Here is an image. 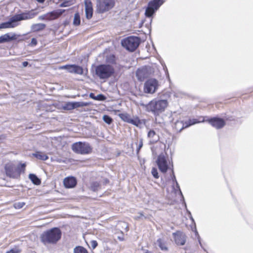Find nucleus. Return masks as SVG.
Returning <instances> with one entry per match:
<instances>
[{"mask_svg": "<svg viewBox=\"0 0 253 253\" xmlns=\"http://www.w3.org/2000/svg\"><path fill=\"white\" fill-rule=\"evenodd\" d=\"M89 97H90L91 98H92V99H93L95 100V98L96 96H95V95H94V94L93 93H90V94H89Z\"/></svg>", "mask_w": 253, "mask_h": 253, "instance_id": "nucleus-47", "label": "nucleus"}, {"mask_svg": "<svg viewBox=\"0 0 253 253\" xmlns=\"http://www.w3.org/2000/svg\"><path fill=\"white\" fill-rule=\"evenodd\" d=\"M21 250L18 246H15L14 248L11 249L9 251H7L6 253H20Z\"/></svg>", "mask_w": 253, "mask_h": 253, "instance_id": "nucleus-34", "label": "nucleus"}, {"mask_svg": "<svg viewBox=\"0 0 253 253\" xmlns=\"http://www.w3.org/2000/svg\"><path fill=\"white\" fill-rule=\"evenodd\" d=\"M36 0L40 3H43L45 0Z\"/></svg>", "mask_w": 253, "mask_h": 253, "instance_id": "nucleus-49", "label": "nucleus"}, {"mask_svg": "<svg viewBox=\"0 0 253 253\" xmlns=\"http://www.w3.org/2000/svg\"><path fill=\"white\" fill-rule=\"evenodd\" d=\"M61 235L60 229L54 227L43 232L40 236V240L45 245L55 244L61 239Z\"/></svg>", "mask_w": 253, "mask_h": 253, "instance_id": "nucleus-4", "label": "nucleus"}, {"mask_svg": "<svg viewBox=\"0 0 253 253\" xmlns=\"http://www.w3.org/2000/svg\"><path fill=\"white\" fill-rule=\"evenodd\" d=\"M81 19L80 15L79 12H76L74 15V18L73 20V25L77 26L80 25Z\"/></svg>", "mask_w": 253, "mask_h": 253, "instance_id": "nucleus-27", "label": "nucleus"}, {"mask_svg": "<svg viewBox=\"0 0 253 253\" xmlns=\"http://www.w3.org/2000/svg\"><path fill=\"white\" fill-rule=\"evenodd\" d=\"M144 253H152L151 251H149L148 250H146L145 252Z\"/></svg>", "mask_w": 253, "mask_h": 253, "instance_id": "nucleus-50", "label": "nucleus"}, {"mask_svg": "<svg viewBox=\"0 0 253 253\" xmlns=\"http://www.w3.org/2000/svg\"><path fill=\"white\" fill-rule=\"evenodd\" d=\"M38 44L37 40L36 38H33L29 45L30 46H35Z\"/></svg>", "mask_w": 253, "mask_h": 253, "instance_id": "nucleus-40", "label": "nucleus"}, {"mask_svg": "<svg viewBox=\"0 0 253 253\" xmlns=\"http://www.w3.org/2000/svg\"><path fill=\"white\" fill-rule=\"evenodd\" d=\"M33 155L37 159L42 161H46L48 159V156L45 153L41 151H37Z\"/></svg>", "mask_w": 253, "mask_h": 253, "instance_id": "nucleus-21", "label": "nucleus"}, {"mask_svg": "<svg viewBox=\"0 0 253 253\" xmlns=\"http://www.w3.org/2000/svg\"><path fill=\"white\" fill-rule=\"evenodd\" d=\"M158 87L157 80L154 79H150L144 83L143 90L145 93L153 94L155 92Z\"/></svg>", "mask_w": 253, "mask_h": 253, "instance_id": "nucleus-11", "label": "nucleus"}, {"mask_svg": "<svg viewBox=\"0 0 253 253\" xmlns=\"http://www.w3.org/2000/svg\"><path fill=\"white\" fill-rule=\"evenodd\" d=\"M29 178L35 185H39L41 183V180L34 174H30Z\"/></svg>", "mask_w": 253, "mask_h": 253, "instance_id": "nucleus-25", "label": "nucleus"}, {"mask_svg": "<svg viewBox=\"0 0 253 253\" xmlns=\"http://www.w3.org/2000/svg\"><path fill=\"white\" fill-rule=\"evenodd\" d=\"M119 116L124 121L128 123L130 117L129 115L127 113H121L119 114Z\"/></svg>", "mask_w": 253, "mask_h": 253, "instance_id": "nucleus-29", "label": "nucleus"}, {"mask_svg": "<svg viewBox=\"0 0 253 253\" xmlns=\"http://www.w3.org/2000/svg\"><path fill=\"white\" fill-rule=\"evenodd\" d=\"M84 5L86 18L90 19L92 18L93 15L92 3L90 0H85Z\"/></svg>", "mask_w": 253, "mask_h": 253, "instance_id": "nucleus-16", "label": "nucleus"}, {"mask_svg": "<svg viewBox=\"0 0 253 253\" xmlns=\"http://www.w3.org/2000/svg\"><path fill=\"white\" fill-rule=\"evenodd\" d=\"M74 253H88L87 250L82 246H77L74 249Z\"/></svg>", "mask_w": 253, "mask_h": 253, "instance_id": "nucleus-26", "label": "nucleus"}, {"mask_svg": "<svg viewBox=\"0 0 253 253\" xmlns=\"http://www.w3.org/2000/svg\"><path fill=\"white\" fill-rule=\"evenodd\" d=\"M106 99V97L102 94H100L96 96L95 100L99 101H104Z\"/></svg>", "mask_w": 253, "mask_h": 253, "instance_id": "nucleus-37", "label": "nucleus"}, {"mask_svg": "<svg viewBox=\"0 0 253 253\" xmlns=\"http://www.w3.org/2000/svg\"><path fill=\"white\" fill-rule=\"evenodd\" d=\"M72 150L76 154L88 155L92 152V147L86 142L79 141L74 143L71 146Z\"/></svg>", "mask_w": 253, "mask_h": 253, "instance_id": "nucleus-6", "label": "nucleus"}, {"mask_svg": "<svg viewBox=\"0 0 253 253\" xmlns=\"http://www.w3.org/2000/svg\"><path fill=\"white\" fill-rule=\"evenodd\" d=\"M139 123H140V121L138 119L133 120V119H132L130 118L128 122V123L132 124L135 126H137Z\"/></svg>", "mask_w": 253, "mask_h": 253, "instance_id": "nucleus-38", "label": "nucleus"}, {"mask_svg": "<svg viewBox=\"0 0 253 253\" xmlns=\"http://www.w3.org/2000/svg\"><path fill=\"white\" fill-rule=\"evenodd\" d=\"M156 163L161 172L165 173L167 171L169 163L168 157L161 154L158 156Z\"/></svg>", "mask_w": 253, "mask_h": 253, "instance_id": "nucleus-10", "label": "nucleus"}, {"mask_svg": "<svg viewBox=\"0 0 253 253\" xmlns=\"http://www.w3.org/2000/svg\"><path fill=\"white\" fill-rule=\"evenodd\" d=\"M172 236L174 242L177 246H183L185 244L187 237L183 232L176 231L172 233Z\"/></svg>", "mask_w": 253, "mask_h": 253, "instance_id": "nucleus-13", "label": "nucleus"}, {"mask_svg": "<svg viewBox=\"0 0 253 253\" xmlns=\"http://www.w3.org/2000/svg\"><path fill=\"white\" fill-rule=\"evenodd\" d=\"M73 103V106H74V109L81 107H84L88 105V103L86 102H75Z\"/></svg>", "mask_w": 253, "mask_h": 253, "instance_id": "nucleus-31", "label": "nucleus"}, {"mask_svg": "<svg viewBox=\"0 0 253 253\" xmlns=\"http://www.w3.org/2000/svg\"><path fill=\"white\" fill-rule=\"evenodd\" d=\"M17 37L18 36L15 34H12L11 36L9 33L5 34L0 36V43H3L16 40Z\"/></svg>", "mask_w": 253, "mask_h": 253, "instance_id": "nucleus-17", "label": "nucleus"}, {"mask_svg": "<svg viewBox=\"0 0 253 253\" xmlns=\"http://www.w3.org/2000/svg\"><path fill=\"white\" fill-rule=\"evenodd\" d=\"M225 120H226V121H234L235 119L232 116H231V117H229L228 118H226L225 119Z\"/></svg>", "mask_w": 253, "mask_h": 253, "instance_id": "nucleus-46", "label": "nucleus"}, {"mask_svg": "<svg viewBox=\"0 0 253 253\" xmlns=\"http://www.w3.org/2000/svg\"><path fill=\"white\" fill-rule=\"evenodd\" d=\"M116 0H97L96 11L102 14L112 9L115 5Z\"/></svg>", "mask_w": 253, "mask_h": 253, "instance_id": "nucleus-8", "label": "nucleus"}, {"mask_svg": "<svg viewBox=\"0 0 253 253\" xmlns=\"http://www.w3.org/2000/svg\"><path fill=\"white\" fill-rule=\"evenodd\" d=\"M46 25L43 23H38L33 24L32 26V30L34 32H37L42 31L45 28Z\"/></svg>", "mask_w": 253, "mask_h": 253, "instance_id": "nucleus-23", "label": "nucleus"}, {"mask_svg": "<svg viewBox=\"0 0 253 253\" xmlns=\"http://www.w3.org/2000/svg\"><path fill=\"white\" fill-rule=\"evenodd\" d=\"M115 69L109 64H101L95 68V74L100 79H106L115 74Z\"/></svg>", "mask_w": 253, "mask_h": 253, "instance_id": "nucleus-5", "label": "nucleus"}, {"mask_svg": "<svg viewBox=\"0 0 253 253\" xmlns=\"http://www.w3.org/2000/svg\"><path fill=\"white\" fill-rule=\"evenodd\" d=\"M139 216H136L134 218L135 220H138L139 219L142 218L144 216V214L142 212H139Z\"/></svg>", "mask_w": 253, "mask_h": 253, "instance_id": "nucleus-44", "label": "nucleus"}, {"mask_svg": "<svg viewBox=\"0 0 253 253\" xmlns=\"http://www.w3.org/2000/svg\"><path fill=\"white\" fill-rule=\"evenodd\" d=\"M147 136L150 139V142L152 143H155L159 140V135H158L156 132L153 129H151L148 131Z\"/></svg>", "mask_w": 253, "mask_h": 253, "instance_id": "nucleus-19", "label": "nucleus"}, {"mask_svg": "<svg viewBox=\"0 0 253 253\" xmlns=\"http://www.w3.org/2000/svg\"><path fill=\"white\" fill-rule=\"evenodd\" d=\"M13 19L14 17H12L9 21L0 24V29L14 28L17 26L18 24H15L16 22L13 21Z\"/></svg>", "mask_w": 253, "mask_h": 253, "instance_id": "nucleus-18", "label": "nucleus"}, {"mask_svg": "<svg viewBox=\"0 0 253 253\" xmlns=\"http://www.w3.org/2000/svg\"><path fill=\"white\" fill-rule=\"evenodd\" d=\"M68 67L74 68V70L71 71V73H75L79 75H83L84 73V69L81 66L75 64H72V66Z\"/></svg>", "mask_w": 253, "mask_h": 253, "instance_id": "nucleus-22", "label": "nucleus"}, {"mask_svg": "<svg viewBox=\"0 0 253 253\" xmlns=\"http://www.w3.org/2000/svg\"><path fill=\"white\" fill-rule=\"evenodd\" d=\"M168 105V101L166 99H154L146 105L145 109L155 116H158L165 111Z\"/></svg>", "mask_w": 253, "mask_h": 253, "instance_id": "nucleus-3", "label": "nucleus"}, {"mask_svg": "<svg viewBox=\"0 0 253 253\" xmlns=\"http://www.w3.org/2000/svg\"><path fill=\"white\" fill-rule=\"evenodd\" d=\"M106 62L109 65H116L117 64V58L113 54L108 55L106 57Z\"/></svg>", "mask_w": 253, "mask_h": 253, "instance_id": "nucleus-24", "label": "nucleus"}, {"mask_svg": "<svg viewBox=\"0 0 253 253\" xmlns=\"http://www.w3.org/2000/svg\"><path fill=\"white\" fill-rule=\"evenodd\" d=\"M28 65V62H27V61H24L22 63V65L23 67H25L26 66H27Z\"/></svg>", "mask_w": 253, "mask_h": 253, "instance_id": "nucleus-48", "label": "nucleus"}, {"mask_svg": "<svg viewBox=\"0 0 253 253\" xmlns=\"http://www.w3.org/2000/svg\"><path fill=\"white\" fill-rule=\"evenodd\" d=\"M208 122L212 127L217 129L223 128L226 125L225 120L217 117L209 118L207 117H200L198 120L197 119H190L184 124L181 121H177L175 124V128L176 131H181L184 128L188 127L191 125L201 122Z\"/></svg>", "mask_w": 253, "mask_h": 253, "instance_id": "nucleus-1", "label": "nucleus"}, {"mask_svg": "<svg viewBox=\"0 0 253 253\" xmlns=\"http://www.w3.org/2000/svg\"><path fill=\"white\" fill-rule=\"evenodd\" d=\"M142 146H143V141H142V140H140L139 141V143L138 146L137 148V153L139 152V151H140L141 148L142 147Z\"/></svg>", "mask_w": 253, "mask_h": 253, "instance_id": "nucleus-43", "label": "nucleus"}, {"mask_svg": "<svg viewBox=\"0 0 253 253\" xmlns=\"http://www.w3.org/2000/svg\"><path fill=\"white\" fill-rule=\"evenodd\" d=\"M72 66V64L71 65L68 64V65H64V66H62L61 67V68L67 70L68 71V72L71 73V71H73V70H74V68L67 67V66Z\"/></svg>", "mask_w": 253, "mask_h": 253, "instance_id": "nucleus-39", "label": "nucleus"}, {"mask_svg": "<svg viewBox=\"0 0 253 253\" xmlns=\"http://www.w3.org/2000/svg\"><path fill=\"white\" fill-rule=\"evenodd\" d=\"M157 243L160 249L164 252H167L169 247L167 242L162 238H159L157 240Z\"/></svg>", "mask_w": 253, "mask_h": 253, "instance_id": "nucleus-20", "label": "nucleus"}, {"mask_svg": "<svg viewBox=\"0 0 253 253\" xmlns=\"http://www.w3.org/2000/svg\"><path fill=\"white\" fill-rule=\"evenodd\" d=\"M25 204V202H17L14 204L13 207L15 209H20L22 208Z\"/></svg>", "mask_w": 253, "mask_h": 253, "instance_id": "nucleus-35", "label": "nucleus"}, {"mask_svg": "<svg viewBox=\"0 0 253 253\" xmlns=\"http://www.w3.org/2000/svg\"><path fill=\"white\" fill-rule=\"evenodd\" d=\"M91 247L93 249H94L98 245V243L96 241L92 240L90 242Z\"/></svg>", "mask_w": 253, "mask_h": 253, "instance_id": "nucleus-41", "label": "nucleus"}, {"mask_svg": "<svg viewBox=\"0 0 253 253\" xmlns=\"http://www.w3.org/2000/svg\"><path fill=\"white\" fill-rule=\"evenodd\" d=\"M163 3V0H152L149 1L145 11L146 16L148 17H151Z\"/></svg>", "mask_w": 253, "mask_h": 253, "instance_id": "nucleus-9", "label": "nucleus"}, {"mask_svg": "<svg viewBox=\"0 0 253 253\" xmlns=\"http://www.w3.org/2000/svg\"><path fill=\"white\" fill-rule=\"evenodd\" d=\"M63 108L66 110H71L74 109L73 102H66L63 106Z\"/></svg>", "mask_w": 253, "mask_h": 253, "instance_id": "nucleus-32", "label": "nucleus"}, {"mask_svg": "<svg viewBox=\"0 0 253 253\" xmlns=\"http://www.w3.org/2000/svg\"><path fill=\"white\" fill-rule=\"evenodd\" d=\"M69 5V2L67 1H64L60 4V7H67Z\"/></svg>", "mask_w": 253, "mask_h": 253, "instance_id": "nucleus-42", "label": "nucleus"}, {"mask_svg": "<svg viewBox=\"0 0 253 253\" xmlns=\"http://www.w3.org/2000/svg\"><path fill=\"white\" fill-rule=\"evenodd\" d=\"M138 79L142 81L145 78L144 71L142 69H138L136 73Z\"/></svg>", "mask_w": 253, "mask_h": 253, "instance_id": "nucleus-28", "label": "nucleus"}, {"mask_svg": "<svg viewBox=\"0 0 253 253\" xmlns=\"http://www.w3.org/2000/svg\"><path fill=\"white\" fill-rule=\"evenodd\" d=\"M65 11V9H56L44 14L42 19L47 21L54 20L59 18Z\"/></svg>", "mask_w": 253, "mask_h": 253, "instance_id": "nucleus-12", "label": "nucleus"}, {"mask_svg": "<svg viewBox=\"0 0 253 253\" xmlns=\"http://www.w3.org/2000/svg\"><path fill=\"white\" fill-rule=\"evenodd\" d=\"M140 43L139 38L135 36H129L124 39L121 42L122 46L126 50L133 52L138 47Z\"/></svg>", "mask_w": 253, "mask_h": 253, "instance_id": "nucleus-7", "label": "nucleus"}, {"mask_svg": "<svg viewBox=\"0 0 253 253\" xmlns=\"http://www.w3.org/2000/svg\"><path fill=\"white\" fill-rule=\"evenodd\" d=\"M100 185L98 182L95 181L93 182L90 185V189L93 191H97L100 188Z\"/></svg>", "mask_w": 253, "mask_h": 253, "instance_id": "nucleus-30", "label": "nucleus"}, {"mask_svg": "<svg viewBox=\"0 0 253 253\" xmlns=\"http://www.w3.org/2000/svg\"><path fill=\"white\" fill-rule=\"evenodd\" d=\"M103 120L108 125L111 124L113 122V119L107 115H104L103 116Z\"/></svg>", "mask_w": 253, "mask_h": 253, "instance_id": "nucleus-33", "label": "nucleus"}, {"mask_svg": "<svg viewBox=\"0 0 253 253\" xmlns=\"http://www.w3.org/2000/svg\"><path fill=\"white\" fill-rule=\"evenodd\" d=\"M118 239L121 241H123L124 240V234L122 232L121 235L120 236H118L117 237Z\"/></svg>", "mask_w": 253, "mask_h": 253, "instance_id": "nucleus-45", "label": "nucleus"}, {"mask_svg": "<svg viewBox=\"0 0 253 253\" xmlns=\"http://www.w3.org/2000/svg\"><path fill=\"white\" fill-rule=\"evenodd\" d=\"M35 14L30 11L27 12L22 13L19 14H17L13 16L14 19L13 21L15 22L32 19L34 17Z\"/></svg>", "mask_w": 253, "mask_h": 253, "instance_id": "nucleus-15", "label": "nucleus"}, {"mask_svg": "<svg viewBox=\"0 0 253 253\" xmlns=\"http://www.w3.org/2000/svg\"><path fill=\"white\" fill-rule=\"evenodd\" d=\"M63 182L64 186L67 189L74 188L77 184L76 178L72 176L65 177Z\"/></svg>", "mask_w": 253, "mask_h": 253, "instance_id": "nucleus-14", "label": "nucleus"}, {"mask_svg": "<svg viewBox=\"0 0 253 253\" xmlns=\"http://www.w3.org/2000/svg\"><path fill=\"white\" fill-rule=\"evenodd\" d=\"M151 173L154 177L156 179H158L159 177L157 169L156 168H153L151 170Z\"/></svg>", "mask_w": 253, "mask_h": 253, "instance_id": "nucleus-36", "label": "nucleus"}, {"mask_svg": "<svg viewBox=\"0 0 253 253\" xmlns=\"http://www.w3.org/2000/svg\"><path fill=\"white\" fill-rule=\"evenodd\" d=\"M26 163H19L16 166L13 162H9L4 165L6 175L11 178L18 179L21 173H24L26 169Z\"/></svg>", "mask_w": 253, "mask_h": 253, "instance_id": "nucleus-2", "label": "nucleus"}]
</instances>
